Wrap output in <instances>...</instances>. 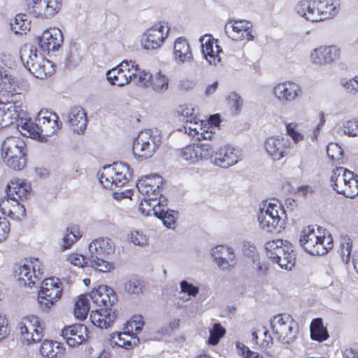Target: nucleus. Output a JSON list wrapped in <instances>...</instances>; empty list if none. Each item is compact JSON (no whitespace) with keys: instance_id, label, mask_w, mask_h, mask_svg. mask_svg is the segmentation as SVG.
<instances>
[{"instance_id":"obj_1","label":"nucleus","mask_w":358,"mask_h":358,"mask_svg":"<svg viewBox=\"0 0 358 358\" xmlns=\"http://www.w3.org/2000/svg\"><path fill=\"white\" fill-rule=\"evenodd\" d=\"M145 192H138L144 196L139 205L141 214L148 216L150 212L169 229H174L178 212L168 208V199L161 193V188H154L149 185L145 186Z\"/></svg>"},{"instance_id":"obj_2","label":"nucleus","mask_w":358,"mask_h":358,"mask_svg":"<svg viewBox=\"0 0 358 358\" xmlns=\"http://www.w3.org/2000/svg\"><path fill=\"white\" fill-rule=\"evenodd\" d=\"M89 296L95 304L105 307L92 311L90 314L92 323L100 329L110 327L117 318L116 313L110 308L117 301L114 290L107 285H101L93 289Z\"/></svg>"},{"instance_id":"obj_3","label":"nucleus","mask_w":358,"mask_h":358,"mask_svg":"<svg viewBox=\"0 0 358 358\" xmlns=\"http://www.w3.org/2000/svg\"><path fill=\"white\" fill-rule=\"evenodd\" d=\"M19 126L24 136L45 142L47 137L53 135L60 129L62 122L55 113L41 110L38 113L34 122L31 118H25L21 120Z\"/></svg>"},{"instance_id":"obj_4","label":"nucleus","mask_w":358,"mask_h":358,"mask_svg":"<svg viewBox=\"0 0 358 358\" xmlns=\"http://www.w3.org/2000/svg\"><path fill=\"white\" fill-rule=\"evenodd\" d=\"M324 229L319 227L318 235L314 227L308 226L304 228L300 234L299 243L303 249L311 255H323L333 248V238L330 234H324Z\"/></svg>"},{"instance_id":"obj_5","label":"nucleus","mask_w":358,"mask_h":358,"mask_svg":"<svg viewBox=\"0 0 358 358\" xmlns=\"http://www.w3.org/2000/svg\"><path fill=\"white\" fill-rule=\"evenodd\" d=\"M89 262L90 266L100 272H107L114 269L113 264L108 260L115 252V245L108 238H99L89 245Z\"/></svg>"},{"instance_id":"obj_6","label":"nucleus","mask_w":358,"mask_h":358,"mask_svg":"<svg viewBox=\"0 0 358 358\" xmlns=\"http://www.w3.org/2000/svg\"><path fill=\"white\" fill-rule=\"evenodd\" d=\"M270 328L273 336L278 342L289 345L295 342L299 335V324L293 317L286 313L278 314L270 320Z\"/></svg>"},{"instance_id":"obj_7","label":"nucleus","mask_w":358,"mask_h":358,"mask_svg":"<svg viewBox=\"0 0 358 358\" xmlns=\"http://www.w3.org/2000/svg\"><path fill=\"white\" fill-rule=\"evenodd\" d=\"M267 257L276 263L281 268L291 270L295 264V254L293 245L288 241L273 239L265 244Z\"/></svg>"},{"instance_id":"obj_8","label":"nucleus","mask_w":358,"mask_h":358,"mask_svg":"<svg viewBox=\"0 0 358 358\" xmlns=\"http://www.w3.org/2000/svg\"><path fill=\"white\" fill-rule=\"evenodd\" d=\"M285 210L278 201L265 202L259 208L258 221L259 227L267 232H280L285 228Z\"/></svg>"},{"instance_id":"obj_9","label":"nucleus","mask_w":358,"mask_h":358,"mask_svg":"<svg viewBox=\"0 0 358 358\" xmlns=\"http://www.w3.org/2000/svg\"><path fill=\"white\" fill-rule=\"evenodd\" d=\"M330 182L338 194L350 199L358 195V175L346 168L338 166L333 169Z\"/></svg>"},{"instance_id":"obj_10","label":"nucleus","mask_w":358,"mask_h":358,"mask_svg":"<svg viewBox=\"0 0 358 358\" xmlns=\"http://www.w3.org/2000/svg\"><path fill=\"white\" fill-rule=\"evenodd\" d=\"M132 175V169L124 162L104 166L103 170L98 172L99 182L106 189L123 186L129 182Z\"/></svg>"},{"instance_id":"obj_11","label":"nucleus","mask_w":358,"mask_h":358,"mask_svg":"<svg viewBox=\"0 0 358 358\" xmlns=\"http://www.w3.org/2000/svg\"><path fill=\"white\" fill-rule=\"evenodd\" d=\"M20 59L24 66L38 78L43 79L51 73L47 69L52 66V62L38 55L35 46L26 45L22 48Z\"/></svg>"},{"instance_id":"obj_12","label":"nucleus","mask_w":358,"mask_h":358,"mask_svg":"<svg viewBox=\"0 0 358 358\" xmlns=\"http://www.w3.org/2000/svg\"><path fill=\"white\" fill-rule=\"evenodd\" d=\"M162 138L158 131H141L133 143V153L140 160L151 157L159 147Z\"/></svg>"},{"instance_id":"obj_13","label":"nucleus","mask_w":358,"mask_h":358,"mask_svg":"<svg viewBox=\"0 0 358 358\" xmlns=\"http://www.w3.org/2000/svg\"><path fill=\"white\" fill-rule=\"evenodd\" d=\"M26 145L20 137L9 136L2 143L1 153L6 165L15 171H21L25 167V161L20 157L18 164L14 165L13 159H16L17 155L25 153Z\"/></svg>"},{"instance_id":"obj_14","label":"nucleus","mask_w":358,"mask_h":358,"mask_svg":"<svg viewBox=\"0 0 358 358\" xmlns=\"http://www.w3.org/2000/svg\"><path fill=\"white\" fill-rule=\"evenodd\" d=\"M136 73L135 62L124 60L106 73L108 81L112 85L124 86L130 83Z\"/></svg>"},{"instance_id":"obj_15","label":"nucleus","mask_w":358,"mask_h":358,"mask_svg":"<svg viewBox=\"0 0 358 358\" xmlns=\"http://www.w3.org/2000/svg\"><path fill=\"white\" fill-rule=\"evenodd\" d=\"M62 288L57 278H49L42 282L38 292V301L46 310L50 308L55 301L60 299Z\"/></svg>"},{"instance_id":"obj_16","label":"nucleus","mask_w":358,"mask_h":358,"mask_svg":"<svg viewBox=\"0 0 358 358\" xmlns=\"http://www.w3.org/2000/svg\"><path fill=\"white\" fill-rule=\"evenodd\" d=\"M276 100L282 106H287L298 99L302 94L301 87L292 81L278 83L272 90Z\"/></svg>"},{"instance_id":"obj_17","label":"nucleus","mask_w":358,"mask_h":358,"mask_svg":"<svg viewBox=\"0 0 358 358\" xmlns=\"http://www.w3.org/2000/svg\"><path fill=\"white\" fill-rule=\"evenodd\" d=\"M63 34L58 28H51L44 31L41 36L35 38L34 42L41 50L48 55L56 52L63 44Z\"/></svg>"},{"instance_id":"obj_18","label":"nucleus","mask_w":358,"mask_h":358,"mask_svg":"<svg viewBox=\"0 0 358 358\" xmlns=\"http://www.w3.org/2000/svg\"><path fill=\"white\" fill-rule=\"evenodd\" d=\"M29 13L36 17L48 18L56 14L60 8L58 0H27Z\"/></svg>"},{"instance_id":"obj_19","label":"nucleus","mask_w":358,"mask_h":358,"mask_svg":"<svg viewBox=\"0 0 358 358\" xmlns=\"http://www.w3.org/2000/svg\"><path fill=\"white\" fill-rule=\"evenodd\" d=\"M0 112L1 127H8L19 119L17 125L20 131L21 127L19 124H20L22 120L24 119L20 116L24 113L20 101H11L4 103L0 101Z\"/></svg>"},{"instance_id":"obj_20","label":"nucleus","mask_w":358,"mask_h":358,"mask_svg":"<svg viewBox=\"0 0 358 358\" xmlns=\"http://www.w3.org/2000/svg\"><path fill=\"white\" fill-rule=\"evenodd\" d=\"M291 143L284 136H271L266 139L264 148L273 160L278 161L289 153Z\"/></svg>"},{"instance_id":"obj_21","label":"nucleus","mask_w":358,"mask_h":358,"mask_svg":"<svg viewBox=\"0 0 358 358\" xmlns=\"http://www.w3.org/2000/svg\"><path fill=\"white\" fill-rule=\"evenodd\" d=\"M241 157V151L230 145L220 147L215 151L213 164L215 166L227 169L236 164Z\"/></svg>"},{"instance_id":"obj_22","label":"nucleus","mask_w":358,"mask_h":358,"mask_svg":"<svg viewBox=\"0 0 358 358\" xmlns=\"http://www.w3.org/2000/svg\"><path fill=\"white\" fill-rule=\"evenodd\" d=\"M341 56V50L336 45L320 46L310 53L313 63L318 65L329 64L338 61Z\"/></svg>"},{"instance_id":"obj_23","label":"nucleus","mask_w":358,"mask_h":358,"mask_svg":"<svg viewBox=\"0 0 358 358\" xmlns=\"http://www.w3.org/2000/svg\"><path fill=\"white\" fill-rule=\"evenodd\" d=\"M164 33V26L158 24L147 29L141 38V44L145 50H155L161 46L167 36Z\"/></svg>"},{"instance_id":"obj_24","label":"nucleus","mask_w":358,"mask_h":358,"mask_svg":"<svg viewBox=\"0 0 358 358\" xmlns=\"http://www.w3.org/2000/svg\"><path fill=\"white\" fill-rule=\"evenodd\" d=\"M211 256L218 267L222 270H227L234 267L236 263L234 249L228 245H220L211 250Z\"/></svg>"},{"instance_id":"obj_25","label":"nucleus","mask_w":358,"mask_h":358,"mask_svg":"<svg viewBox=\"0 0 358 358\" xmlns=\"http://www.w3.org/2000/svg\"><path fill=\"white\" fill-rule=\"evenodd\" d=\"M62 336L71 347L77 346L85 342L87 338V328L82 324H74L65 327L62 330Z\"/></svg>"},{"instance_id":"obj_26","label":"nucleus","mask_w":358,"mask_h":358,"mask_svg":"<svg viewBox=\"0 0 358 358\" xmlns=\"http://www.w3.org/2000/svg\"><path fill=\"white\" fill-rule=\"evenodd\" d=\"M0 211L2 215H7L13 220H20L17 213L22 216H25L26 213L24 206L20 204L17 198L6 194L0 199Z\"/></svg>"},{"instance_id":"obj_27","label":"nucleus","mask_w":358,"mask_h":358,"mask_svg":"<svg viewBox=\"0 0 358 358\" xmlns=\"http://www.w3.org/2000/svg\"><path fill=\"white\" fill-rule=\"evenodd\" d=\"M33 262L20 264L16 265L14 268L15 278L20 285L28 286L29 287L35 285L37 276L36 275L35 266Z\"/></svg>"},{"instance_id":"obj_28","label":"nucleus","mask_w":358,"mask_h":358,"mask_svg":"<svg viewBox=\"0 0 358 358\" xmlns=\"http://www.w3.org/2000/svg\"><path fill=\"white\" fill-rule=\"evenodd\" d=\"M208 35L206 34L200 37L201 53L203 57L210 64L217 65L221 62L220 53H222V48L216 44L215 50H214V39L208 38L206 41L205 39ZM210 35H209V37Z\"/></svg>"},{"instance_id":"obj_29","label":"nucleus","mask_w":358,"mask_h":358,"mask_svg":"<svg viewBox=\"0 0 358 358\" xmlns=\"http://www.w3.org/2000/svg\"><path fill=\"white\" fill-rule=\"evenodd\" d=\"M183 126L185 131L189 135L196 136L199 141L202 140L211 139L213 137V131L208 129H203V125L205 124L201 120L194 116L188 120H185Z\"/></svg>"},{"instance_id":"obj_30","label":"nucleus","mask_w":358,"mask_h":358,"mask_svg":"<svg viewBox=\"0 0 358 358\" xmlns=\"http://www.w3.org/2000/svg\"><path fill=\"white\" fill-rule=\"evenodd\" d=\"M30 190V183L25 180L13 178L8 183L5 192L7 195L13 196L20 201L28 198Z\"/></svg>"},{"instance_id":"obj_31","label":"nucleus","mask_w":358,"mask_h":358,"mask_svg":"<svg viewBox=\"0 0 358 358\" xmlns=\"http://www.w3.org/2000/svg\"><path fill=\"white\" fill-rule=\"evenodd\" d=\"M68 121L75 132L83 133L87 124L85 110L81 106L72 107L68 114Z\"/></svg>"},{"instance_id":"obj_32","label":"nucleus","mask_w":358,"mask_h":358,"mask_svg":"<svg viewBox=\"0 0 358 358\" xmlns=\"http://www.w3.org/2000/svg\"><path fill=\"white\" fill-rule=\"evenodd\" d=\"M316 9L319 15L317 22L334 17L338 12L339 0H315Z\"/></svg>"},{"instance_id":"obj_33","label":"nucleus","mask_w":358,"mask_h":358,"mask_svg":"<svg viewBox=\"0 0 358 358\" xmlns=\"http://www.w3.org/2000/svg\"><path fill=\"white\" fill-rule=\"evenodd\" d=\"M232 24L230 27L233 31L236 33L237 35L231 36L234 40H244L252 41L254 36L252 34L251 30L252 27V22L245 20H232Z\"/></svg>"},{"instance_id":"obj_34","label":"nucleus","mask_w":358,"mask_h":358,"mask_svg":"<svg viewBox=\"0 0 358 358\" xmlns=\"http://www.w3.org/2000/svg\"><path fill=\"white\" fill-rule=\"evenodd\" d=\"M315 0H301L296 4L294 10L297 14L307 20L317 22L319 15L316 13Z\"/></svg>"},{"instance_id":"obj_35","label":"nucleus","mask_w":358,"mask_h":358,"mask_svg":"<svg viewBox=\"0 0 358 358\" xmlns=\"http://www.w3.org/2000/svg\"><path fill=\"white\" fill-rule=\"evenodd\" d=\"M174 57L179 62H191L193 55L187 41L182 37L178 38L174 44Z\"/></svg>"},{"instance_id":"obj_36","label":"nucleus","mask_w":358,"mask_h":358,"mask_svg":"<svg viewBox=\"0 0 358 358\" xmlns=\"http://www.w3.org/2000/svg\"><path fill=\"white\" fill-rule=\"evenodd\" d=\"M110 341L115 345L127 350L133 348L139 343V338L134 333L119 332L110 335Z\"/></svg>"},{"instance_id":"obj_37","label":"nucleus","mask_w":358,"mask_h":358,"mask_svg":"<svg viewBox=\"0 0 358 358\" xmlns=\"http://www.w3.org/2000/svg\"><path fill=\"white\" fill-rule=\"evenodd\" d=\"M25 321H29L33 327L34 332L30 334L29 336L24 337V343L30 345L41 341L43 336V327H42L39 318L36 315H29L27 317Z\"/></svg>"},{"instance_id":"obj_38","label":"nucleus","mask_w":358,"mask_h":358,"mask_svg":"<svg viewBox=\"0 0 358 358\" xmlns=\"http://www.w3.org/2000/svg\"><path fill=\"white\" fill-rule=\"evenodd\" d=\"M310 338L313 341L322 342L329 338L327 328L323 324L322 319L315 318L310 324Z\"/></svg>"},{"instance_id":"obj_39","label":"nucleus","mask_w":358,"mask_h":358,"mask_svg":"<svg viewBox=\"0 0 358 358\" xmlns=\"http://www.w3.org/2000/svg\"><path fill=\"white\" fill-rule=\"evenodd\" d=\"M163 184V178L158 174L145 176L139 179L136 182V188L138 192H145L143 189L145 186L150 185L154 188H162Z\"/></svg>"},{"instance_id":"obj_40","label":"nucleus","mask_w":358,"mask_h":358,"mask_svg":"<svg viewBox=\"0 0 358 358\" xmlns=\"http://www.w3.org/2000/svg\"><path fill=\"white\" fill-rule=\"evenodd\" d=\"M169 83V79L168 77L161 71H158L153 75L152 85L150 87H152L155 92L162 94L167 90Z\"/></svg>"},{"instance_id":"obj_41","label":"nucleus","mask_w":358,"mask_h":358,"mask_svg":"<svg viewBox=\"0 0 358 358\" xmlns=\"http://www.w3.org/2000/svg\"><path fill=\"white\" fill-rule=\"evenodd\" d=\"M59 351V343L48 340L43 342L40 349L41 355L47 358L56 357Z\"/></svg>"},{"instance_id":"obj_42","label":"nucleus","mask_w":358,"mask_h":358,"mask_svg":"<svg viewBox=\"0 0 358 358\" xmlns=\"http://www.w3.org/2000/svg\"><path fill=\"white\" fill-rule=\"evenodd\" d=\"M81 237V234L77 226L68 227L63 238V250H67L71 248L73 243Z\"/></svg>"},{"instance_id":"obj_43","label":"nucleus","mask_w":358,"mask_h":358,"mask_svg":"<svg viewBox=\"0 0 358 358\" xmlns=\"http://www.w3.org/2000/svg\"><path fill=\"white\" fill-rule=\"evenodd\" d=\"M152 77L153 74L150 73V71L141 69L136 64V73H135L134 78L136 79L138 85L145 88L150 87L152 85Z\"/></svg>"},{"instance_id":"obj_44","label":"nucleus","mask_w":358,"mask_h":358,"mask_svg":"<svg viewBox=\"0 0 358 358\" xmlns=\"http://www.w3.org/2000/svg\"><path fill=\"white\" fill-rule=\"evenodd\" d=\"M25 14H17L13 22H10V27L15 34H22V31L29 30L30 24Z\"/></svg>"},{"instance_id":"obj_45","label":"nucleus","mask_w":358,"mask_h":358,"mask_svg":"<svg viewBox=\"0 0 358 358\" xmlns=\"http://www.w3.org/2000/svg\"><path fill=\"white\" fill-rule=\"evenodd\" d=\"M327 154L331 161H336L338 164H343V149L336 143H330L327 146Z\"/></svg>"},{"instance_id":"obj_46","label":"nucleus","mask_w":358,"mask_h":358,"mask_svg":"<svg viewBox=\"0 0 358 358\" xmlns=\"http://www.w3.org/2000/svg\"><path fill=\"white\" fill-rule=\"evenodd\" d=\"M198 145L196 143L189 145L182 150L181 156L189 164L198 162Z\"/></svg>"},{"instance_id":"obj_47","label":"nucleus","mask_w":358,"mask_h":358,"mask_svg":"<svg viewBox=\"0 0 358 358\" xmlns=\"http://www.w3.org/2000/svg\"><path fill=\"white\" fill-rule=\"evenodd\" d=\"M143 282L135 278L129 279L124 285V289L129 294H135L136 296L143 293Z\"/></svg>"},{"instance_id":"obj_48","label":"nucleus","mask_w":358,"mask_h":358,"mask_svg":"<svg viewBox=\"0 0 358 358\" xmlns=\"http://www.w3.org/2000/svg\"><path fill=\"white\" fill-rule=\"evenodd\" d=\"M225 332V329L221 326L220 323H214L212 328L210 329V336L208 338L209 344L213 345H217L220 338L224 336Z\"/></svg>"},{"instance_id":"obj_49","label":"nucleus","mask_w":358,"mask_h":358,"mask_svg":"<svg viewBox=\"0 0 358 358\" xmlns=\"http://www.w3.org/2000/svg\"><path fill=\"white\" fill-rule=\"evenodd\" d=\"M198 145V160L208 159L210 160L213 164V157H214L215 151L213 145L209 143H197Z\"/></svg>"},{"instance_id":"obj_50","label":"nucleus","mask_w":358,"mask_h":358,"mask_svg":"<svg viewBox=\"0 0 358 358\" xmlns=\"http://www.w3.org/2000/svg\"><path fill=\"white\" fill-rule=\"evenodd\" d=\"M15 85V79L9 75L8 71L0 66V90L11 88Z\"/></svg>"},{"instance_id":"obj_51","label":"nucleus","mask_w":358,"mask_h":358,"mask_svg":"<svg viewBox=\"0 0 358 358\" xmlns=\"http://www.w3.org/2000/svg\"><path fill=\"white\" fill-rule=\"evenodd\" d=\"M229 105L234 114H238L243 105L241 97L236 92H231L227 97Z\"/></svg>"},{"instance_id":"obj_52","label":"nucleus","mask_w":358,"mask_h":358,"mask_svg":"<svg viewBox=\"0 0 358 358\" xmlns=\"http://www.w3.org/2000/svg\"><path fill=\"white\" fill-rule=\"evenodd\" d=\"M343 132L349 136H358V119L347 121L343 125Z\"/></svg>"},{"instance_id":"obj_53","label":"nucleus","mask_w":358,"mask_h":358,"mask_svg":"<svg viewBox=\"0 0 358 358\" xmlns=\"http://www.w3.org/2000/svg\"><path fill=\"white\" fill-rule=\"evenodd\" d=\"M342 85L348 93L358 94V75L345 82L342 81Z\"/></svg>"},{"instance_id":"obj_54","label":"nucleus","mask_w":358,"mask_h":358,"mask_svg":"<svg viewBox=\"0 0 358 358\" xmlns=\"http://www.w3.org/2000/svg\"><path fill=\"white\" fill-rule=\"evenodd\" d=\"M180 286L181 292L187 294L189 296H196L199 292V287L187 280H182Z\"/></svg>"},{"instance_id":"obj_55","label":"nucleus","mask_w":358,"mask_h":358,"mask_svg":"<svg viewBox=\"0 0 358 358\" xmlns=\"http://www.w3.org/2000/svg\"><path fill=\"white\" fill-rule=\"evenodd\" d=\"M69 260L71 264L78 267H83L85 265L90 266V263L89 262V257H85L81 255H71L69 256Z\"/></svg>"},{"instance_id":"obj_56","label":"nucleus","mask_w":358,"mask_h":358,"mask_svg":"<svg viewBox=\"0 0 358 358\" xmlns=\"http://www.w3.org/2000/svg\"><path fill=\"white\" fill-rule=\"evenodd\" d=\"M352 245L348 236H344L341 240V254L346 256L347 260L350 259Z\"/></svg>"},{"instance_id":"obj_57","label":"nucleus","mask_w":358,"mask_h":358,"mask_svg":"<svg viewBox=\"0 0 358 358\" xmlns=\"http://www.w3.org/2000/svg\"><path fill=\"white\" fill-rule=\"evenodd\" d=\"M243 253L245 257H250L255 261L257 257V248L253 243L250 242H244L243 244Z\"/></svg>"},{"instance_id":"obj_58","label":"nucleus","mask_w":358,"mask_h":358,"mask_svg":"<svg viewBox=\"0 0 358 358\" xmlns=\"http://www.w3.org/2000/svg\"><path fill=\"white\" fill-rule=\"evenodd\" d=\"M178 114L182 116V121L185 122V120H188L194 117V108H189L186 106H180L178 109Z\"/></svg>"},{"instance_id":"obj_59","label":"nucleus","mask_w":358,"mask_h":358,"mask_svg":"<svg viewBox=\"0 0 358 358\" xmlns=\"http://www.w3.org/2000/svg\"><path fill=\"white\" fill-rule=\"evenodd\" d=\"M10 231V223L5 217H0V242L7 237Z\"/></svg>"},{"instance_id":"obj_60","label":"nucleus","mask_w":358,"mask_h":358,"mask_svg":"<svg viewBox=\"0 0 358 358\" xmlns=\"http://www.w3.org/2000/svg\"><path fill=\"white\" fill-rule=\"evenodd\" d=\"M130 240L134 245L140 246L145 245L147 242L145 236L140 234L138 231L131 232Z\"/></svg>"},{"instance_id":"obj_61","label":"nucleus","mask_w":358,"mask_h":358,"mask_svg":"<svg viewBox=\"0 0 358 358\" xmlns=\"http://www.w3.org/2000/svg\"><path fill=\"white\" fill-rule=\"evenodd\" d=\"M9 333L8 320L5 315H0V341L5 338Z\"/></svg>"},{"instance_id":"obj_62","label":"nucleus","mask_w":358,"mask_h":358,"mask_svg":"<svg viewBox=\"0 0 358 358\" xmlns=\"http://www.w3.org/2000/svg\"><path fill=\"white\" fill-rule=\"evenodd\" d=\"M236 346L238 351V353L243 358H248V357H252V355H255L257 352L251 350L248 346H246L244 343H241V342H236Z\"/></svg>"},{"instance_id":"obj_63","label":"nucleus","mask_w":358,"mask_h":358,"mask_svg":"<svg viewBox=\"0 0 358 358\" xmlns=\"http://www.w3.org/2000/svg\"><path fill=\"white\" fill-rule=\"evenodd\" d=\"M26 317L23 318V320L22 322H20L17 325V330L18 331L19 334L22 336V341L24 343V337L29 336V332L28 327L27 326V322L29 323V321H25Z\"/></svg>"},{"instance_id":"obj_64","label":"nucleus","mask_w":358,"mask_h":358,"mask_svg":"<svg viewBox=\"0 0 358 358\" xmlns=\"http://www.w3.org/2000/svg\"><path fill=\"white\" fill-rule=\"evenodd\" d=\"M88 313L89 308H79L78 306H75L74 307V315L77 319L80 320H85Z\"/></svg>"}]
</instances>
